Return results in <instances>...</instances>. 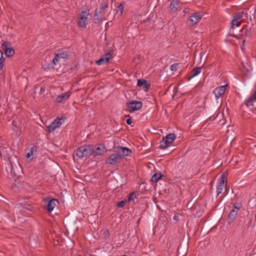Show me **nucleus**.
I'll return each instance as SVG.
<instances>
[{
	"mask_svg": "<svg viewBox=\"0 0 256 256\" xmlns=\"http://www.w3.org/2000/svg\"><path fill=\"white\" fill-rule=\"evenodd\" d=\"M244 42H245V40H243V42H242V46H243L244 45Z\"/></svg>",
	"mask_w": 256,
	"mask_h": 256,
	"instance_id": "nucleus-50",
	"label": "nucleus"
},
{
	"mask_svg": "<svg viewBox=\"0 0 256 256\" xmlns=\"http://www.w3.org/2000/svg\"><path fill=\"white\" fill-rule=\"evenodd\" d=\"M248 18V14L244 11L236 12L235 13L234 18H232V22H236L238 20H240L242 18ZM234 23L232 25L234 26Z\"/></svg>",
	"mask_w": 256,
	"mask_h": 256,
	"instance_id": "nucleus-14",
	"label": "nucleus"
},
{
	"mask_svg": "<svg viewBox=\"0 0 256 256\" xmlns=\"http://www.w3.org/2000/svg\"><path fill=\"white\" fill-rule=\"evenodd\" d=\"M86 12H82L80 14V16L79 18V20L78 22V25L79 27L82 28H85L88 24V18L86 16Z\"/></svg>",
	"mask_w": 256,
	"mask_h": 256,
	"instance_id": "nucleus-8",
	"label": "nucleus"
},
{
	"mask_svg": "<svg viewBox=\"0 0 256 256\" xmlns=\"http://www.w3.org/2000/svg\"><path fill=\"white\" fill-rule=\"evenodd\" d=\"M44 92V89H43L42 88H41L40 92L42 93Z\"/></svg>",
	"mask_w": 256,
	"mask_h": 256,
	"instance_id": "nucleus-47",
	"label": "nucleus"
},
{
	"mask_svg": "<svg viewBox=\"0 0 256 256\" xmlns=\"http://www.w3.org/2000/svg\"><path fill=\"white\" fill-rule=\"evenodd\" d=\"M57 54L58 55L60 58H67L68 57V52L65 51H62L58 53Z\"/></svg>",
	"mask_w": 256,
	"mask_h": 256,
	"instance_id": "nucleus-28",
	"label": "nucleus"
},
{
	"mask_svg": "<svg viewBox=\"0 0 256 256\" xmlns=\"http://www.w3.org/2000/svg\"><path fill=\"white\" fill-rule=\"evenodd\" d=\"M94 20H95V23H98L102 21L103 19L104 18V17L102 16L101 14H99L98 12H95V14L94 16Z\"/></svg>",
	"mask_w": 256,
	"mask_h": 256,
	"instance_id": "nucleus-25",
	"label": "nucleus"
},
{
	"mask_svg": "<svg viewBox=\"0 0 256 256\" xmlns=\"http://www.w3.org/2000/svg\"><path fill=\"white\" fill-rule=\"evenodd\" d=\"M126 122L128 124L130 125L132 124V120L130 118H128L126 120Z\"/></svg>",
	"mask_w": 256,
	"mask_h": 256,
	"instance_id": "nucleus-42",
	"label": "nucleus"
},
{
	"mask_svg": "<svg viewBox=\"0 0 256 256\" xmlns=\"http://www.w3.org/2000/svg\"><path fill=\"white\" fill-rule=\"evenodd\" d=\"M106 152V148L104 144H97L95 146H93L92 156L96 157L98 156L103 154Z\"/></svg>",
	"mask_w": 256,
	"mask_h": 256,
	"instance_id": "nucleus-4",
	"label": "nucleus"
},
{
	"mask_svg": "<svg viewBox=\"0 0 256 256\" xmlns=\"http://www.w3.org/2000/svg\"><path fill=\"white\" fill-rule=\"evenodd\" d=\"M224 177V175L223 174L222 176L218 180L216 186V196H218L222 193V190L224 186L226 187V185L225 184Z\"/></svg>",
	"mask_w": 256,
	"mask_h": 256,
	"instance_id": "nucleus-9",
	"label": "nucleus"
},
{
	"mask_svg": "<svg viewBox=\"0 0 256 256\" xmlns=\"http://www.w3.org/2000/svg\"><path fill=\"white\" fill-rule=\"evenodd\" d=\"M233 23L234 24V26L232 25V22H231V28H235V26H237V27L240 26L242 24V20H238Z\"/></svg>",
	"mask_w": 256,
	"mask_h": 256,
	"instance_id": "nucleus-30",
	"label": "nucleus"
},
{
	"mask_svg": "<svg viewBox=\"0 0 256 256\" xmlns=\"http://www.w3.org/2000/svg\"><path fill=\"white\" fill-rule=\"evenodd\" d=\"M164 175L160 173H155L152 177L150 180L152 182H156Z\"/></svg>",
	"mask_w": 256,
	"mask_h": 256,
	"instance_id": "nucleus-24",
	"label": "nucleus"
},
{
	"mask_svg": "<svg viewBox=\"0 0 256 256\" xmlns=\"http://www.w3.org/2000/svg\"><path fill=\"white\" fill-rule=\"evenodd\" d=\"M142 106V102L140 101L132 100L127 103V111L132 112L134 111L139 110Z\"/></svg>",
	"mask_w": 256,
	"mask_h": 256,
	"instance_id": "nucleus-2",
	"label": "nucleus"
},
{
	"mask_svg": "<svg viewBox=\"0 0 256 256\" xmlns=\"http://www.w3.org/2000/svg\"><path fill=\"white\" fill-rule=\"evenodd\" d=\"M202 68V66H200L194 68L191 72L192 75L190 77L188 78V80H190L192 78L200 74L201 72L200 70Z\"/></svg>",
	"mask_w": 256,
	"mask_h": 256,
	"instance_id": "nucleus-20",
	"label": "nucleus"
},
{
	"mask_svg": "<svg viewBox=\"0 0 256 256\" xmlns=\"http://www.w3.org/2000/svg\"><path fill=\"white\" fill-rule=\"evenodd\" d=\"M126 200H121L117 203L116 206L118 208H124L126 204Z\"/></svg>",
	"mask_w": 256,
	"mask_h": 256,
	"instance_id": "nucleus-32",
	"label": "nucleus"
},
{
	"mask_svg": "<svg viewBox=\"0 0 256 256\" xmlns=\"http://www.w3.org/2000/svg\"><path fill=\"white\" fill-rule=\"evenodd\" d=\"M246 26H244H244H243V28H242V30H244L245 29L246 30Z\"/></svg>",
	"mask_w": 256,
	"mask_h": 256,
	"instance_id": "nucleus-49",
	"label": "nucleus"
},
{
	"mask_svg": "<svg viewBox=\"0 0 256 256\" xmlns=\"http://www.w3.org/2000/svg\"><path fill=\"white\" fill-rule=\"evenodd\" d=\"M95 12H98L99 14H101L102 16L104 17V14H105L106 12H104V10H103L102 9V8H96Z\"/></svg>",
	"mask_w": 256,
	"mask_h": 256,
	"instance_id": "nucleus-31",
	"label": "nucleus"
},
{
	"mask_svg": "<svg viewBox=\"0 0 256 256\" xmlns=\"http://www.w3.org/2000/svg\"><path fill=\"white\" fill-rule=\"evenodd\" d=\"M238 210L235 209H232L230 210L227 219V222L228 224H232L236 220L238 216Z\"/></svg>",
	"mask_w": 256,
	"mask_h": 256,
	"instance_id": "nucleus-16",
	"label": "nucleus"
},
{
	"mask_svg": "<svg viewBox=\"0 0 256 256\" xmlns=\"http://www.w3.org/2000/svg\"><path fill=\"white\" fill-rule=\"evenodd\" d=\"M116 152L121 154L122 158L130 155L132 152L130 149L122 146H117L116 148Z\"/></svg>",
	"mask_w": 256,
	"mask_h": 256,
	"instance_id": "nucleus-7",
	"label": "nucleus"
},
{
	"mask_svg": "<svg viewBox=\"0 0 256 256\" xmlns=\"http://www.w3.org/2000/svg\"><path fill=\"white\" fill-rule=\"evenodd\" d=\"M172 142L167 140L166 138H164L160 142L159 147L162 149H165L170 146Z\"/></svg>",
	"mask_w": 256,
	"mask_h": 256,
	"instance_id": "nucleus-21",
	"label": "nucleus"
},
{
	"mask_svg": "<svg viewBox=\"0 0 256 256\" xmlns=\"http://www.w3.org/2000/svg\"><path fill=\"white\" fill-rule=\"evenodd\" d=\"M64 121V120L62 117L61 118L58 117L56 118L50 125L47 126L48 132L50 133L54 131L56 128H60Z\"/></svg>",
	"mask_w": 256,
	"mask_h": 256,
	"instance_id": "nucleus-3",
	"label": "nucleus"
},
{
	"mask_svg": "<svg viewBox=\"0 0 256 256\" xmlns=\"http://www.w3.org/2000/svg\"><path fill=\"white\" fill-rule=\"evenodd\" d=\"M122 159L121 154L116 152L115 154H111L106 160V163L114 165L117 164Z\"/></svg>",
	"mask_w": 256,
	"mask_h": 256,
	"instance_id": "nucleus-5",
	"label": "nucleus"
},
{
	"mask_svg": "<svg viewBox=\"0 0 256 256\" xmlns=\"http://www.w3.org/2000/svg\"><path fill=\"white\" fill-rule=\"evenodd\" d=\"M245 35L246 36H250L251 35V28H246L245 31Z\"/></svg>",
	"mask_w": 256,
	"mask_h": 256,
	"instance_id": "nucleus-36",
	"label": "nucleus"
},
{
	"mask_svg": "<svg viewBox=\"0 0 256 256\" xmlns=\"http://www.w3.org/2000/svg\"><path fill=\"white\" fill-rule=\"evenodd\" d=\"M179 64H178V63L174 64H172L170 67V70H172V71L176 70H177V68Z\"/></svg>",
	"mask_w": 256,
	"mask_h": 256,
	"instance_id": "nucleus-34",
	"label": "nucleus"
},
{
	"mask_svg": "<svg viewBox=\"0 0 256 256\" xmlns=\"http://www.w3.org/2000/svg\"><path fill=\"white\" fill-rule=\"evenodd\" d=\"M177 218H178V216H174V220H177Z\"/></svg>",
	"mask_w": 256,
	"mask_h": 256,
	"instance_id": "nucleus-48",
	"label": "nucleus"
},
{
	"mask_svg": "<svg viewBox=\"0 0 256 256\" xmlns=\"http://www.w3.org/2000/svg\"><path fill=\"white\" fill-rule=\"evenodd\" d=\"M151 20H152V18H150V17L149 16L146 18V20H144V22H150Z\"/></svg>",
	"mask_w": 256,
	"mask_h": 256,
	"instance_id": "nucleus-44",
	"label": "nucleus"
},
{
	"mask_svg": "<svg viewBox=\"0 0 256 256\" xmlns=\"http://www.w3.org/2000/svg\"><path fill=\"white\" fill-rule=\"evenodd\" d=\"M233 38H237V39H240V37H238L236 35V34H231L230 35Z\"/></svg>",
	"mask_w": 256,
	"mask_h": 256,
	"instance_id": "nucleus-45",
	"label": "nucleus"
},
{
	"mask_svg": "<svg viewBox=\"0 0 256 256\" xmlns=\"http://www.w3.org/2000/svg\"><path fill=\"white\" fill-rule=\"evenodd\" d=\"M71 94L70 92H66L58 96L56 98V102L57 103H60L68 100Z\"/></svg>",
	"mask_w": 256,
	"mask_h": 256,
	"instance_id": "nucleus-15",
	"label": "nucleus"
},
{
	"mask_svg": "<svg viewBox=\"0 0 256 256\" xmlns=\"http://www.w3.org/2000/svg\"><path fill=\"white\" fill-rule=\"evenodd\" d=\"M244 104L248 108H252L256 105V98H254L252 95L246 100Z\"/></svg>",
	"mask_w": 256,
	"mask_h": 256,
	"instance_id": "nucleus-17",
	"label": "nucleus"
},
{
	"mask_svg": "<svg viewBox=\"0 0 256 256\" xmlns=\"http://www.w3.org/2000/svg\"><path fill=\"white\" fill-rule=\"evenodd\" d=\"M254 98H256V91L252 94Z\"/></svg>",
	"mask_w": 256,
	"mask_h": 256,
	"instance_id": "nucleus-46",
	"label": "nucleus"
},
{
	"mask_svg": "<svg viewBox=\"0 0 256 256\" xmlns=\"http://www.w3.org/2000/svg\"><path fill=\"white\" fill-rule=\"evenodd\" d=\"M46 204L45 208L48 210L52 212L56 206V204L58 203V200L55 198H46L44 200Z\"/></svg>",
	"mask_w": 256,
	"mask_h": 256,
	"instance_id": "nucleus-6",
	"label": "nucleus"
},
{
	"mask_svg": "<svg viewBox=\"0 0 256 256\" xmlns=\"http://www.w3.org/2000/svg\"><path fill=\"white\" fill-rule=\"evenodd\" d=\"M100 8L103 10H105L106 8H108V2H102L100 6Z\"/></svg>",
	"mask_w": 256,
	"mask_h": 256,
	"instance_id": "nucleus-33",
	"label": "nucleus"
},
{
	"mask_svg": "<svg viewBox=\"0 0 256 256\" xmlns=\"http://www.w3.org/2000/svg\"><path fill=\"white\" fill-rule=\"evenodd\" d=\"M118 8L120 10V14H122L124 9V6L123 4H120L118 6Z\"/></svg>",
	"mask_w": 256,
	"mask_h": 256,
	"instance_id": "nucleus-39",
	"label": "nucleus"
},
{
	"mask_svg": "<svg viewBox=\"0 0 256 256\" xmlns=\"http://www.w3.org/2000/svg\"><path fill=\"white\" fill-rule=\"evenodd\" d=\"M6 170L7 172L9 173V175L8 176V177L11 176L12 178H14L16 176V174L14 168L13 164L10 160L8 167H6Z\"/></svg>",
	"mask_w": 256,
	"mask_h": 256,
	"instance_id": "nucleus-19",
	"label": "nucleus"
},
{
	"mask_svg": "<svg viewBox=\"0 0 256 256\" xmlns=\"http://www.w3.org/2000/svg\"><path fill=\"white\" fill-rule=\"evenodd\" d=\"M4 62L5 58L3 56V52L0 50V71L4 67Z\"/></svg>",
	"mask_w": 256,
	"mask_h": 256,
	"instance_id": "nucleus-26",
	"label": "nucleus"
},
{
	"mask_svg": "<svg viewBox=\"0 0 256 256\" xmlns=\"http://www.w3.org/2000/svg\"><path fill=\"white\" fill-rule=\"evenodd\" d=\"M144 91L148 92L150 88V83H148L147 82L146 83L144 84Z\"/></svg>",
	"mask_w": 256,
	"mask_h": 256,
	"instance_id": "nucleus-35",
	"label": "nucleus"
},
{
	"mask_svg": "<svg viewBox=\"0 0 256 256\" xmlns=\"http://www.w3.org/2000/svg\"><path fill=\"white\" fill-rule=\"evenodd\" d=\"M110 58H112V54L110 52H107L105 53L104 56L96 61V64L98 65L104 64L108 62Z\"/></svg>",
	"mask_w": 256,
	"mask_h": 256,
	"instance_id": "nucleus-12",
	"label": "nucleus"
},
{
	"mask_svg": "<svg viewBox=\"0 0 256 256\" xmlns=\"http://www.w3.org/2000/svg\"><path fill=\"white\" fill-rule=\"evenodd\" d=\"M38 149V147L36 146L32 145V146L30 148V152L34 154V152H36Z\"/></svg>",
	"mask_w": 256,
	"mask_h": 256,
	"instance_id": "nucleus-37",
	"label": "nucleus"
},
{
	"mask_svg": "<svg viewBox=\"0 0 256 256\" xmlns=\"http://www.w3.org/2000/svg\"><path fill=\"white\" fill-rule=\"evenodd\" d=\"M166 138L170 142H172L176 138V136L174 134H168L166 137Z\"/></svg>",
	"mask_w": 256,
	"mask_h": 256,
	"instance_id": "nucleus-27",
	"label": "nucleus"
},
{
	"mask_svg": "<svg viewBox=\"0 0 256 256\" xmlns=\"http://www.w3.org/2000/svg\"><path fill=\"white\" fill-rule=\"evenodd\" d=\"M226 89V86H218L214 90V94L215 95L216 98L218 100L220 98Z\"/></svg>",
	"mask_w": 256,
	"mask_h": 256,
	"instance_id": "nucleus-13",
	"label": "nucleus"
},
{
	"mask_svg": "<svg viewBox=\"0 0 256 256\" xmlns=\"http://www.w3.org/2000/svg\"><path fill=\"white\" fill-rule=\"evenodd\" d=\"M180 4L179 0H172L170 2V8L171 10L176 12L178 9V6Z\"/></svg>",
	"mask_w": 256,
	"mask_h": 256,
	"instance_id": "nucleus-22",
	"label": "nucleus"
},
{
	"mask_svg": "<svg viewBox=\"0 0 256 256\" xmlns=\"http://www.w3.org/2000/svg\"><path fill=\"white\" fill-rule=\"evenodd\" d=\"M93 146L85 144L80 146L76 150V156L80 159L86 160L92 155Z\"/></svg>",
	"mask_w": 256,
	"mask_h": 256,
	"instance_id": "nucleus-1",
	"label": "nucleus"
},
{
	"mask_svg": "<svg viewBox=\"0 0 256 256\" xmlns=\"http://www.w3.org/2000/svg\"><path fill=\"white\" fill-rule=\"evenodd\" d=\"M104 236L105 238H108L110 236V231L108 230H106L104 232Z\"/></svg>",
	"mask_w": 256,
	"mask_h": 256,
	"instance_id": "nucleus-38",
	"label": "nucleus"
},
{
	"mask_svg": "<svg viewBox=\"0 0 256 256\" xmlns=\"http://www.w3.org/2000/svg\"><path fill=\"white\" fill-rule=\"evenodd\" d=\"M60 59L58 55L57 54H55L54 58L52 60V64H49L48 65H46L47 62L45 60L42 63V66L45 70L53 68L54 66L57 64L58 63Z\"/></svg>",
	"mask_w": 256,
	"mask_h": 256,
	"instance_id": "nucleus-11",
	"label": "nucleus"
},
{
	"mask_svg": "<svg viewBox=\"0 0 256 256\" xmlns=\"http://www.w3.org/2000/svg\"><path fill=\"white\" fill-rule=\"evenodd\" d=\"M146 82L147 81L146 80L142 78L139 79L138 81L137 86L140 87L142 86H144Z\"/></svg>",
	"mask_w": 256,
	"mask_h": 256,
	"instance_id": "nucleus-29",
	"label": "nucleus"
},
{
	"mask_svg": "<svg viewBox=\"0 0 256 256\" xmlns=\"http://www.w3.org/2000/svg\"><path fill=\"white\" fill-rule=\"evenodd\" d=\"M201 18L202 16L200 14L196 13L190 18L188 20L190 22V24L194 26V24L198 22Z\"/></svg>",
	"mask_w": 256,
	"mask_h": 256,
	"instance_id": "nucleus-18",
	"label": "nucleus"
},
{
	"mask_svg": "<svg viewBox=\"0 0 256 256\" xmlns=\"http://www.w3.org/2000/svg\"><path fill=\"white\" fill-rule=\"evenodd\" d=\"M33 154H34L32 153V152H28L26 154V158H30V156H32Z\"/></svg>",
	"mask_w": 256,
	"mask_h": 256,
	"instance_id": "nucleus-41",
	"label": "nucleus"
},
{
	"mask_svg": "<svg viewBox=\"0 0 256 256\" xmlns=\"http://www.w3.org/2000/svg\"><path fill=\"white\" fill-rule=\"evenodd\" d=\"M139 194L137 192H130L128 196V202L133 201L134 202V198H138Z\"/></svg>",
	"mask_w": 256,
	"mask_h": 256,
	"instance_id": "nucleus-23",
	"label": "nucleus"
},
{
	"mask_svg": "<svg viewBox=\"0 0 256 256\" xmlns=\"http://www.w3.org/2000/svg\"><path fill=\"white\" fill-rule=\"evenodd\" d=\"M180 246H179L178 247V250H177V256H178L180 254Z\"/></svg>",
	"mask_w": 256,
	"mask_h": 256,
	"instance_id": "nucleus-43",
	"label": "nucleus"
},
{
	"mask_svg": "<svg viewBox=\"0 0 256 256\" xmlns=\"http://www.w3.org/2000/svg\"><path fill=\"white\" fill-rule=\"evenodd\" d=\"M10 44L8 42H4L2 44V48L5 52L6 55L8 56H10L14 54V50L12 48L9 46Z\"/></svg>",
	"mask_w": 256,
	"mask_h": 256,
	"instance_id": "nucleus-10",
	"label": "nucleus"
},
{
	"mask_svg": "<svg viewBox=\"0 0 256 256\" xmlns=\"http://www.w3.org/2000/svg\"><path fill=\"white\" fill-rule=\"evenodd\" d=\"M234 209L236 210H238V211L240 209V206L236 204H234Z\"/></svg>",
	"mask_w": 256,
	"mask_h": 256,
	"instance_id": "nucleus-40",
	"label": "nucleus"
}]
</instances>
